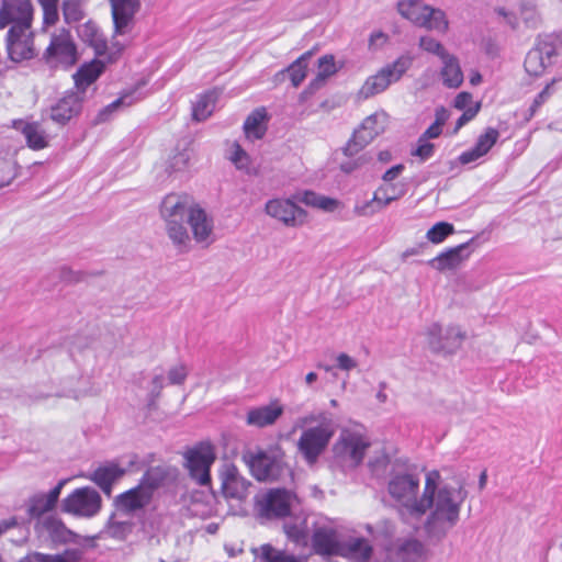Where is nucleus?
<instances>
[{
	"label": "nucleus",
	"instance_id": "3",
	"mask_svg": "<svg viewBox=\"0 0 562 562\" xmlns=\"http://www.w3.org/2000/svg\"><path fill=\"white\" fill-rule=\"evenodd\" d=\"M311 420L317 422L318 425L304 430L297 443L300 452L308 464L316 462L329 443L336 428L335 422L328 413L312 416Z\"/></svg>",
	"mask_w": 562,
	"mask_h": 562
},
{
	"label": "nucleus",
	"instance_id": "35",
	"mask_svg": "<svg viewBox=\"0 0 562 562\" xmlns=\"http://www.w3.org/2000/svg\"><path fill=\"white\" fill-rule=\"evenodd\" d=\"M43 526L54 541L67 543L75 541L77 538V535L57 517L49 516L45 518Z\"/></svg>",
	"mask_w": 562,
	"mask_h": 562
},
{
	"label": "nucleus",
	"instance_id": "50",
	"mask_svg": "<svg viewBox=\"0 0 562 562\" xmlns=\"http://www.w3.org/2000/svg\"><path fill=\"white\" fill-rule=\"evenodd\" d=\"M520 16L528 27H537L539 18L536 0H521Z\"/></svg>",
	"mask_w": 562,
	"mask_h": 562
},
{
	"label": "nucleus",
	"instance_id": "48",
	"mask_svg": "<svg viewBox=\"0 0 562 562\" xmlns=\"http://www.w3.org/2000/svg\"><path fill=\"white\" fill-rule=\"evenodd\" d=\"M257 562H281V551L269 543L251 549Z\"/></svg>",
	"mask_w": 562,
	"mask_h": 562
},
{
	"label": "nucleus",
	"instance_id": "64",
	"mask_svg": "<svg viewBox=\"0 0 562 562\" xmlns=\"http://www.w3.org/2000/svg\"><path fill=\"white\" fill-rule=\"evenodd\" d=\"M387 42V35L382 31L373 32L369 38V47L371 49H378Z\"/></svg>",
	"mask_w": 562,
	"mask_h": 562
},
{
	"label": "nucleus",
	"instance_id": "59",
	"mask_svg": "<svg viewBox=\"0 0 562 562\" xmlns=\"http://www.w3.org/2000/svg\"><path fill=\"white\" fill-rule=\"evenodd\" d=\"M190 160V156L186 151L177 153L170 160L168 169L170 171H181L187 168Z\"/></svg>",
	"mask_w": 562,
	"mask_h": 562
},
{
	"label": "nucleus",
	"instance_id": "43",
	"mask_svg": "<svg viewBox=\"0 0 562 562\" xmlns=\"http://www.w3.org/2000/svg\"><path fill=\"white\" fill-rule=\"evenodd\" d=\"M425 20V24H422L420 26L428 30L446 33L449 29V22L447 20L446 13L440 9L429 7Z\"/></svg>",
	"mask_w": 562,
	"mask_h": 562
},
{
	"label": "nucleus",
	"instance_id": "24",
	"mask_svg": "<svg viewBox=\"0 0 562 562\" xmlns=\"http://www.w3.org/2000/svg\"><path fill=\"white\" fill-rule=\"evenodd\" d=\"M396 562H417L424 553V544L415 538L397 539L387 549Z\"/></svg>",
	"mask_w": 562,
	"mask_h": 562
},
{
	"label": "nucleus",
	"instance_id": "56",
	"mask_svg": "<svg viewBox=\"0 0 562 562\" xmlns=\"http://www.w3.org/2000/svg\"><path fill=\"white\" fill-rule=\"evenodd\" d=\"M555 80H552L550 83H548L533 99V102L531 103L529 108V115L533 116L538 109L549 99L551 95V89L554 85Z\"/></svg>",
	"mask_w": 562,
	"mask_h": 562
},
{
	"label": "nucleus",
	"instance_id": "62",
	"mask_svg": "<svg viewBox=\"0 0 562 562\" xmlns=\"http://www.w3.org/2000/svg\"><path fill=\"white\" fill-rule=\"evenodd\" d=\"M294 502H299L296 494L283 487V519L291 515V507Z\"/></svg>",
	"mask_w": 562,
	"mask_h": 562
},
{
	"label": "nucleus",
	"instance_id": "23",
	"mask_svg": "<svg viewBox=\"0 0 562 562\" xmlns=\"http://www.w3.org/2000/svg\"><path fill=\"white\" fill-rule=\"evenodd\" d=\"M81 106L82 97L78 92L66 93L50 108V119L64 125L81 111Z\"/></svg>",
	"mask_w": 562,
	"mask_h": 562
},
{
	"label": "nucleus",
	"instance_id": "29",
	"mask_svg": "<svg viewBox=\"0 0 562 562\" xmlns=\"http://www.w3.org/2000/svg\"><path fill=\"white\" fill-rule=\"evenodd\" d=\"M125 471L114 463L98 468L88 476L94 482L106 495L111 494L112 485L124 475Z\"/></svg>",
	"mask_w": 562,
	"mask_h": 562
},
{
	"label": "nucleus",
	"instance_id": "31",
	"mask_svg": "<svg viewBox=\"0 0 562 562\" xmlns=\"http://www.w3.org/2000/svg\"><path fill=\"white\" fill-rule=\"evenodd\" d=\"M104 70L103 61L94 59L91 63L82 65L74 75L78 93L82 97L88 86L93 83Z\"/></svg>",
	"mask_w": 562,
	"mask_h": 562
},
{
	"label": "nucleus",
	"instance_id": "37",
	"mask_svg": "<svg viewBox=\"0 0 562 562\" xmlns=\"http://www.w3.org/2000/svg\"><path fill=\"white\" fill-rule=\"evenodd\" d=\"M136 93V89H133L131 91L124 92L119 99L110 103L109 105L104 106L99 114L97 115L94 123L100 124L106 122L112 113L116 112L121 108L130 106L133 103H135L140 98H135L134 94Z\"/></svg>",
	"mask_w": 562,
	"mask_h": 562
},
{
	"label": "nucleus",
	"instance_id": "39",
	"mask_svg": "<svg viewBox=\"0 0 562 562\" xmlns=\"http://www.w3.org/2000/svg\"><path fill=\"white\" fill-rule=\"evenodd\" d=\"M299 200L305 205L317 207L326 212H333L338 205L337 200L317 194L313 191H304L300 194Z\"/></svg>",
	"mask_w": 562,
	"mask_h": 562
},
{
	"label": "nucleus",
	"instance_id": "10",
	"mask_svg": "<svg viewBox=\"0 0 562 562\" xmlns=\"http://www.w3.org/2000/svg\"><path fill=\"white\" fill-rule=\"evenodd\" d=\"M46 61L52 67L72 66L77 61V49L72 37L68 31L61 30L54 34L49 46L45 52Z\"/></svg>",
	"mask_w": 562,
	"mask_h": 562
},
{
	"label": "nucleus",
	"instance_id": "28",
	"mask_svg": "<svg viewBox=\"0 0 562 562\" xmlns=\"http://www.w3.org/2000/svg\"><path fill=\"white\" fill-rule=\"evenodd\" d=\"M281 416V405L274 402L270 405L252 408L247 413L246 423L249 426L266 427L272 425Z\"/></svg>",
	"mask_w": 562,
	"mask_h": 562
},
{
	"label": "nucleus",
	"instance_id": "61",
	"mask_svg": "<svg viewBox=\"0 0 562 562\" xmlns=\"http://www.w3.org/2000/svg\"><path fill=\"white\" fill-rule=\"evenodd\" d=\"M485 154H483L475 145L467 150V151H463L460 156H459V161L462 164V165H467V164H470V162H474L476 161L477 159H480L481 157H483Z\"/></svg>",
	"mask_w": 562,
	"mask_h": 562
},
{
	"label": "nucleus",
	"instance_id": "20",
	"mask_svg": "<svg viewBox=\"0 0 562 562\" xmlns=\"http://www.w3.org/2000/svg\"><path fill=\"white\" fill-rule=\"evenodd\" d=\"M222 490L226 497L243 499L250 483L241 477L233 464H225L221 471Z\"/></svg>",
	"mask_w": 562,
	"mask_h": 562
},
{
	"label": "nucleus",
	"instance_id": "36",
	"mask_svg": "<svg viewBox=\"0 0 562 562\" xmlns=\"http://www.w3.org/2000/svg\"><path fill=\"white\" fill-rule=\"evenodd\" d=\"M218 94L215 91H209L201 94L192 108L193 120L201 122L206 120L213 113Z\"/></svg>",
	"mask_w": 562,
	"mask_h": 562
},
{
	"label": "nucleus",
	"instance_id": "45",
	"mask_svg": "<svg viewBox=\"0 0 562 562\" xmlns=\"http://www.w3.org/2000/svg\"><path fill=\"white\" fill-rule=\"evenodd\" d=\"M550 64L540 56V53L530 49L525 58L524 67L530 76H540Z\"/></svg>",
	"mask_w": 562,
	"mask_h": 562
},
{
	"label": "nucleus",
	"instance_id": "46",
	"mask_svg": "<svg viewBox=\"0 0 562 562\" xmlns=\"http://www.w3.org/2000/svg\"><path fill=\"white\" fill-rule=\"evenodd\" d=\"M63 15L66 23L78 22L83 19V1L82 0H64Z\"/></svg>",
	"mask_w": 562,
	"mask_h": 562
},
{
	"label": "nucleus",
	"instance_id": "4",
	"mask_svg": "<svg viewBox=\"0 0 562 562\" xmlns=\"http://www.w3.org/2000/svg\"><path fill=\"white\" fill-rule=\"evenodd\" d=\"M415 57L411 53L400 55L394 61L382 67L375 75L369 77L360 89V94L371 98L385 91L392 83L397 82L411 69Z\"/></svg>",
	"mask_w": 562,
	"mask_h": 562
},
{
	"label": "nucleus",
	"instance_id": "18",
	"mask_svg": "<svg viewBox=\"0 0 562 562\" xmlns=\"http://www.w3.org/2000/svg\"><path fill=\"white\" fill-rule=\"evenodd\" d=\"M312 549L322 557H338L340 542L337 531L331 527H318L312 535Z\"/></svg>",
	"mask_w": 562,
	"mask_h": 562
},
{
	"label": "nucleus",
	"instance_id": "53",
	"mask_svg": "<svg viewBox=\"0 0 562 562\" xmlns=\"http://www.w3.org/2000/svg\"><path fill=\"white\" fill-rule=\"evenodd\" d=\"M532 49L540 53V56L549 64H551L552 57L557 55L553 38L550 35L539 38L537 46Z\"/></svg>",
	"mask_w": 562,
	"mask_h": 562
},
{
	"label": "nucleus",
	"instance_id": "55",
	"mask_svg": "<svg viewBox=\"0 0 562 562\" xmlns=\"http://www.w3.org/2000/svg\"><path fill=\"white\" fill-rule=\"evenodd\" d=\"M434 154L435 145L428 140L422 142V138H418L416 148L412 150V155L418 157L422 162L430 159Z\"/></svg>",
	"mask_w": 562,
	"mask_h": 562
},
{
	"label": "nucleus",
	"instance_id": "44",
	"mask_svg": "<svg viewBox=\"0 0 562 562\" xmlns=\"http://www.w3.org/2000/svg\"><path fill=\"white\" fill-rule=\"evenodd\" d=\"M227 158L239 170H248L250 165V157L247 151L237 142H232L227 149Z\"/></svg>",
	"mask_w": 562,
	"mask_h": 562
},
{
	"label": "nucleus",
	"instance_id": "19",
	"mask_svg": "<svg viewBox=\"0 0 562 562\" xmlns=\"http://www.w3.org/2000/svg\"><path fill=\"white\" fill-rule=\"evenodd\" d=\"M472 243L473 239L460 244L456 247H451L440 252L437 257L429 260L428 263L438 271L454 269L470 257L472 252Z\"/></svg>",
	"mask_w": 562,
	"mask_h": 562
},
{
	"label": "nucleus",
	"instance_id": "7",
	"mask_svg": "<svg viewBox=\"0 0 562 562\" xmlns=\"http://www.w3.org/2000/svg\"><path fill=\"white\" fill-rule=\"evenodd\" d=\"M101 495L89 486L75 490L61 502V509L65 513L83 518L94 517L101 510Z\"/></svg>",
	"mask_w": 562,
	"mask_h": 562
},
{
	"label": "nucleus",
	"instance_id": "38",
	"mask_svg": "<svg viewBox=\"0 0 562 562\" xmlns=\"http://www.w3.org/2000/svg\"><path fill=\"white\" fill-rule=\"evenodd\" d=\"M313 54V50L305 52L288 67L286 71L293 87H299L306 78Z\"/></svg>",
	"mask_w": 562,
	"mask_h": 562
},
{
	"label": "nucleus",
	"instance_id": "30",
	"mask_svg": "<svg viewBox=\"0 0 562 562\" xmlns=\"http://www.w3.org/2000/svg\"><path fill=\"white\" fill-rule=\"evenodd\" d=\"M14 127L22 132L30 148L40 150L47 147L48 136L38 123L18 121Z\"/></svg>",
	"mask_w": 562,
	"mask_h": 562
},
{
	"label": "nucleus",
	"instance_id": "9",
	"mask_svg": "<svg viewBox=\"0 0 562 562\" xmlns=\"http://www.w3.org/2000/svg\"><path fill=\"white\" fill-rule=\"evenodd\" d=\"M7 50L15 63L33 58L36 49L32 26H11L7 35Z\"/></svg>",
	"mask_w": 562,
	"mask_h": 562
},
{
	"label": "nucleus",
	"instance_id": "16",
	"mask_svg": "<svg viewBox=\"0 0 562 562\" xmlns=\"http://www.w3.org/2000/svg\"><path fill=\"white\" fill-rule=\"evenodd\" d=\"M384 127L379 123L378 115L372 114L363 120L360 127L353 132L352 137L344 147V154L348 157L357 155L367 145H369Z\"/></svg>",
	"mask_w": 562,
	"mask_h": 562
},
{
	"label": "nucleus",
	"instance_id": "27",
	"mask_svg": "<svg viewBox=\"0 0 562 562\" xmlns=\"http://www.w3.org/2000/svg\"><path fill=\"white\" fill-rule=\"evenodd\" d=\"M338 71L335 63V56L331 54L323 55L317 60V74L316 77L311 80L307 88L304 90V94H313L319 88L324 86L326 80L334 76Z\"/></svg>",
	"mask_w": 562,
	"mask_h": 562
},
{
	"label": "nucleus",
	"instance_id": "33",
	"mask_svg": "<svg viewBox=\"0 0 562 562\" xmlns=\"http://www.w3.org/2000/svg\"><path fill=\"white\" fill-rule=\"evenodd\" d=\"M428 9L429 5L422 0H402L397 3L398 13L418 26L425 24Z\"/></svg>",
	"mask_w": 562,
	"mask_h": 562
},
{
	"label": "nucleus",
	"instance_id": "32",
	"mask_svg": "<svg viewBox=\"0 0 562 562\" xmlns=\"http://www.w3.org/2000/svg\"><path fill=\"white\" fill-rule=\"evenodd\" d=\"M441 61L440 76L443 86L453 89L459 88L463 82V72L459 59L454 55L449 54Z\"/></svg>",
	"mask_w": 562,
	"mask_h": 562
},
{
	"label": "nucleus",
	"instance_id": "47",
	"mask_svg": "<svg viewBox=\"0 0 562 562\" xmlns=\"http://www.w3.org/2000/svg\"><path fill=\"white\" fill-rule=\"evenodd\" d=\"M453 232L454 227L452 224L448 222H438L428 229L426 237L434 244H440Z\"/></svg>",
	"mask_w": 562,
	"mask_h": 562
},
{
	"label": "nucleus",
	"instance_id": "5",
	"mask_svg": "<svg viewBox=\"0 0 562 562\" xmlns=\"http://www.w3.org/2000/svg\"><path fill=\"white\" fill-rule=\"evenodd\" d=\"M391 497L398 504L403 517L415 519L413 507L419 504V477L414 474H395L387 484Z\"/></svg>",
	"mask_w": 562,
	"mask_h": 562
},
{
	"label": "nucleus",
	"instance_id": "63",
	"mask_svg": "<svg viewBox=\"0 0 562 562\" xmlns=\"http://www.w3.org/2000/svg\"><path fill=\"white\" fill-rule=\"evenodd\" d=\"M337 368L342 371H350L357 367V361L347 353H339L336 358Z\"/></svg>",
	"mask_w": 562,
	"mask_h": 562
},
{
	"label": "nucleus",
	"instance_id": "40",
	"mask_svg": "<svg viewBox=\"0 0 562 562\" xmlns=\"http://www.w3.org/2000/svg\"><path fill=\"white\" fill-rule=\"evenodd\" d=\"M384 190L382 188H379L374 195H373V199L369 202H367L364 205H362L361 207H357V213L361 216H368V215H371L380 210H382L383 207L387 206L391 202H393L394 200H396L398 196H389V195H381V192H383Z\"/></svg>",
	"mask_w": 562,
	"mask_h": 562
},
{
	"label": "nucleus",
	"instance_id": "21",
	"mask_svg": "<svg viewBox=\"0 0 562 562\" xmlns=\"http://www.w3.org/2000/svg\"><path fill=\"white\" fill-rule=\"evenodd\" d=\"M150 499L149 491H147L146 487L138 485L116 497L115 510L124 516H128L147 506Z\"/></svg>",
	"mask_w": 562,
	"mask_h": 562
},
{
	"label": "nucleus",
	"instance_id": "22",
	"mask_svg": "<svg viewBox=\"0 0 562 562\" xmlns=\"http://www.w3.org/2000/svg\"><path fill=\"white\" fill-rule=\"evenodd\" d=\"M250 470L258 481H274L281 475V462L276 456L260 452L251 459Z\"/></svg>",
	"mask_w": 562,
	"mask_h": 562
},
{
	"label": "nucleus",
	"instance_id": "2",
	"mask_svg": "<svg viewBox=\"0 0 562 562\" xmlns=\"http://www.w3.org/2000/svg\"><path fill=\"white\" fill-rule=\"evenodd\" d=\"M192 205L186 195L169 194L162 200L160 206L167 235L181 251H188L191 247V237L181 221L184 216H189V209Z\"/></svg>",
	"mask_w": 562,
	"mask_h": 562
},
{
	"label": "nucleus",
	"instance_id": "41",
	"mask_svg": "<svg viewBox=\"0 0 562 562\" xmlns=\"http://www.w3.org/2000/svg\"><path fill=\"white\" fill-rule=\"evenodd\" d=\"M168 471L164 467H154L146 471L139 486L146 487L149 491L150 497L153 496L154 490L159 487L167 479Z\"/></svg>",
	"mask_w": 562,
	"mask_h": 562
},
{
	"label": "nucleus",
	"instance_id": "34",
	"mask_svg": "<svg viewBox=\"0 0 562 562\" xmlns=\"http://www.w3.org/2000/svg\"><path fill=\"white\" fill-rule=\"evenodd\" d=\"M133 529V522L125 518V516L115 510V513L110 517L104 533L108 537L123 540L125 539Z\"/></svg>",
	"mask_w": 562,
	"mask_h": 562
},
{
	"label": "nucleus",
	"instance_id": "58",
	"mask_svg": "<svg viewBox=\"0 0 562 562\" xmlns=\"http://www.w3.org/2000/svg\"><path fill=\"white\" fill-rule=\"evenodd\" d=\"M188 368L183 363L176 364L168 371L170 384H182L188 376Z\"/></svg>",
	"mask_w": 562,
	"mask_h": 562
},
{
	"label": "nucleus",
	"instance_id": "26",
	"mask_svg": "<svg viewBox=\"0 0 562 562\" xmlns=\"http://www.w3.org/2000/svg\"><path fill=\"white\" fill-rule=\"evenodd\" d=\"M339 551L341 553L338 557L349 558L357 562H368L372 557L373 549L367 539L357 537L340 542Z\"/></svg>",
	"mask_w": 562,
	"mask_h": 562
},
{
	"label": "nucleus",
	"instance_id": "51",
	"mask_svg": "<svg viewBox=\"0 0 562 562\" xmlns=\"http://www.w3.org/2000/svg\"><path fill=\"white\" fill-rule=\"evenodd\" d=\"M419 47L427 53L438 56L440 60L450 54L439 41L430 36H422L419 38Z\"/></svg>",
	"mask_w": 562,
	"mask_h": 562
},
{
	"label": "nucleus",
	"instance_id": "52",
	"mask_svg": "<svg viewBox=\"0 0 562 562\" xmlns=\"http://www.w3.org/2000/svg\"><path fill=\"white\" fill-rule=\"evenodd\" d=\"M499 137V133L497 130L493 127H488L484 134L480 135L475 146L483 153L487 154L490 149L495 145Z\"/></svg>",
	"mask_w": 562,
	"mask_h": 562
},
{
	"label": "nucleus",
	"instance_id": "8",
	"mask_svg": "<svg viewBox=\"0 0 562 562\" xmlns=\"http://www.w3.org/2000/svg\"><path fill=\"white\" fill-rule=\"evenodd\" d=\"M369 447L370 442L363 435L344 429L334 446V451L337 458L356 468L362 463Z\"/></svg>",
	"mask_w": 562,
	"mask_h": 562
},
{
	"label": "nucleus",
	"instance_id": "25",
	"mask_svg": "<svg viewBox=\"0 0 562 562\" xmlns=\"http://www.w3.org/2000/svg\"><path fill=\"white\" fill-rule=\"evenodd\" d=\"M270 115L266 108L255 109L245 120L243 131L247 140L254 142L263 138L268 130Z\"/></svg>",
	"mask_w": 562,
	"mask_h": 562
},
{
	"label": "nucleus",
	"instance_id": "42",
	"mask_svg": "<svg viewBox=\"0 0 562 562\" xmlns=\"http://www.w3.org/2000/svg\"><path fill=\"white\" fill-rule=\"evenodd\" d=\"M307 213L291 200H283V224L301 225L306 221Z\"/></svg>",
	"mask_w": 562,
	"mask_h": 562
},
{
	"label": "nucleus",
	"instance_id": "60",
	"mask_svg": "<svg viewBox=\"0 0 562 562\" xmlns=\"http://www.w3.org/2000/svg\"><path fill=\"white\" fill-rule=\"evenodd\" d=\"M480 110V104L477 103L473 108H468L463 111L462 115L456 122L454 131H459L462 126H464L468 122L472 121Z\"/></svg>",
	"mask_w": 562,
	"mask_h": 562
},
{
	"label": "nucleus",
	"instance_id": "6",
	"mask_svg": "<svg viewBox=\"0 0 562 562\" xmlns=\"http://www.w3.org/2000/svg\"><path fill=\"white\" fill-rule=\"evenodd\" d=\"M183 459L191 480L200 486L211 483L210 469L216 460L213 445L206 441L199 442L183 453Z\"/></svg>",
	"mask_w": 562,
	"mask_h": 562
},
{
	"label": "nucleus",
	"instance_id": "11",
	"mask_svg": "<svg viewBox=\"0 0 562 562\" xmlns=\"http://www.w3.org/2000/svg\"><path fill=\"white\" fill-rule=\"evenodd\" d=\"M187 223L190 226L192 238L202 248H207L215 241L214 218L200 205L193 204L189 209Z\"/></svg>",
	"mask_w": 562,
	"mask_h": 562
},
{
	"label": "nucleus",
	"instance_id": "14",
	"mask_svg": "<svg viewBox=\"0 0 562 562\" xmlns=\"http://www.w3.org/2000/svg\"><path fill=\"white\" fill-rule=\"evenodd\" d=\"M79 37L94 49L95 55L102 56L109 54L108 60L113 61L124 49V44L113 42L109 48L106 41L100 32L98 25L92 21H87L77 29Z\"/></svg>",
	"mask_w": 562,
	"mask_h": 562
},
{
	"label": "nucleus",
	"instance_id": "49",
	"mask_svg": "<svg viewBox=\"0 0 562 562\" xmlns=\"http://www.w3.org/2000/svg\"><path fill=\"white\" fill-rule=\"evenodd\" d=\"M55 507L54 503L45 495H36L30 501L27 508L29 514L32 517H40L43 514L52 510Z\"/></svg>",
	"mask_w": 562,
	"mask_h": 562
},
{
	"label": "nucleus",
	"instance_id": "57",
	"mask_svg": "<svg viewBox=\"0 0 562 562\" xmlns=\"http://www.w3.org/2000/svg\"><path fill=\"white\" fill-rule=\"evenodd\" d=\"M283 531L296 544H305L307 542V532L304 528L283 524Z\"/></svg>",
	"mask_w": 562,
	"mask_h": 562
},
{
	"label": "nucleus",
	"instance_id": "1",
	"mask_svg": "<svg viewBox=\"0 0 562 562\" xmlns=\"http://www.w3.org/2000/svg\"><path fill=\"white\" fill-rule=\"evenodd\" d=\"M439 477L438 471L427 474L419 504L413 507L415 519L418 520L429 512L424 528L429 538L438 541L442 540L458 525L462 504L468 496L463 486L439 484Z\"/></svg>",
	"mask_w": 562,
	"mask_h": 562
},
{
	"label": "nucleus",
	"instance_id": "54",
	"mask_svg": "<svg viewBox=\"0 0 562 562\" xmlns=\"http://www.w3.org/2000/svg\"><path fill=\"white\" fill-rule=\"evenodd\" d=\"M43 8V19L46 25H54L58 21V0H38Z\"/></svg>",
	"mask_w": 562,
	"mask_h": 562
},
{
	"label": "nucleus",
	"instance_id": "15",
	"mask_svg": "<svg viewBox=\"0 0 562 562\" xmlns=\"http://www.w3.org/2000/svg\"><path fill=\"white\" fill-rule=\"evenodd\" d=\"M114 24V35L130 34L135 26V15L140 10L139 0H109Z\"/></svg>",
	"mask_w": 562,
	"mask_h": 562
},
{
	"label": "nucleus",
	"instance_id": "13",
	"mask_svg": "<svg viewBox=\"0 0 562 562\" xmlns=\"http://www.w3.org/2000/svg\"><path fill=\"white\" fill-rule=\"evenodd\" d=\"M34 9L30 0H3L0 8V29L32 26Z\"/></svg>",
	"mask_w": 562,
	"mask_h": 562
},
{
	"label": "nucleus",
	"instance_id": "17",
	"mask_svg": "<svg viewBox=\"0 0 562 562\" xmlns=\"http://www.w3.org/2000/svg\"><path fill=\"white\" fill-rule=\"evenodd\" d=\"M255 513L261 522L281 518V488H270L257 495Z\"/></svg>",
	"mask_w": 562,
	"mask_h": 562
},
{
	"label": "nucleus",
	"instance_id": "12",
	"mask_svg": "<svg viewBox=\"0 0 562 562\" xmlns=\"http://www.w3.org/2000/svg\"><path fill=\"white\" fill-rule=\"evenodd\" d=\"M428 344L434 352L452 353L464 339V334L458 326H448L445 330L437 323L427 329Z\"/></svg>",
	"mask_w": 562,
	"mask_h": 562
}]
</instances>
